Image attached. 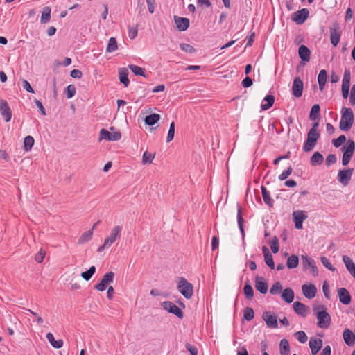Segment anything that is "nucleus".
Masks as SVG:
<instances>
[{
	"label": "nucleus",
	"mask_w": 355,
	"mask_h": 355,
	"mask_svg": "<svg viewBox=\"0 0 355 355\" xmlns=\"http://www.w3.org/2000/svg\"><path fill=\"white\" fill-rule=\"evenodd\" d=\"M121 231L122 226L115 225L111 229L110 234L105 239L103 244L98 247L97 251L101 252L104 250L110 248L112 245L120 238Z\"/></svg>",
	"instance_id": "nucleus-1"
},
{
	"label": "nucleus",
	"mask_w": 355,
	"mask_h": 355,
	"mask_svg": "<svg viewBox=\"0 0 355 355\" xmlns=\"http://www.w3.org/2000/svg\"><path fill=\"white\" fill-rule=\"evenodd\" d=\"M313 311L318 320V326L321 329L328 328L331 324V317L324 307H314Z\"/></svg>",
	"instance_id": "nucleus-2"
},
{
	"label": "nucleus",
	"mask_w": 355,
	"mask_h": 355,
	"mask_svg": "<svg viewBox=\"0 0 355 355\" xmlns=\"http://www.w3.org/2000/svg\"><path fill=\"white\" fill-rule=\"evenodd\" d=\"M354 122V114L350 108L343 107L342 109L341 119L339 128L343 131H348Z\"/></svg>",
	"instance_id": "nucleus-3"
},
{
	"label": "nucleus",
	"mask_w": 355,
	"mask_h": 355,
	"mask_svg": "<svg viewBox=\"0 0 355 355\" xmlns=\"http://www.w3.org/2000/svg\"><path fill=\"white\" fill-rule=\"evenodd\" d=\"M178 289L179 292L187 299H191L193 294V286L185 278L179 279Z\"/></svg>",
	"instance_id": "nucleus-4"
},
{
	"label": "nucleus",
	"mask_w": 355,
	"mask_h": 355,
	"mask_svg": "<svg viewBox=\"0 0 355 355\" xmlns=\"http://www.w3.org/2000/svg\"><path fill=\"white\" fill-rule=\"evenodd\" d=\"M355 148V144L353 141L349 140L347 145L343 146L341 148L343 153L342 158V164L343 166H347L353 155Z\"/></svg>",
	"instance_id": "nucleus-5"
},
{
	"label": "nucleus",
	"mask_w": 355,
	"mask_h": 355,
	"mask_svg": "<svg viewBox=\"0 0 355 355\" xmlns=\"http://www.w3.org/2000/svg\"><path fill=\"white\" fill-rule=\"evenodd\" d=\"M320 137L318 132L309 131L307 139L303 146V150L305 152H309L313 149L317 144V141Z\"/></svg>",
	"instance_id": "nucleus-6"
},
{
	"label": "nucleus",
	"mask_w": 355,
	"mask_h": 355,
	"mask_svg": "<svg viewBox=\"0 0 355 355\" xmlns=\"http://www.w3.org/2000/svg\"><path fill=\"white\" fill-rule=\"evenodd\" d=\"M114 272H108L105 273L100 282L95 285L94 288L95 289L99 291H103L106 289L108 284H111L114 281Z\"/></svg>",
	"instance_id": "nucleus-7"
},
{
	"label": "nucleus",
	"mask_w": 355,
	"mask_h": 355,
	"mask_svg": "<svg viewBox=\"0 0 355 355\" xmlns=\"http://www.w3.org/2000/svg\"><path fill=\"white\" fill-rule=\"evenodd\" d=\"M121 138V134L119 131L110 132L105 129H101L99 132L98 141H119Z\"/></svg>",
	"instance_id": "nucleus-8"
},
{
	"label": "nucleus",
	"mask_w": 355,
	"mask_h": 355,
	"mask_svg": "<svg viewBox=\"0 0 355 355\" xmlns=\"http://www.w3.org/2000/svg\"><path fill=\"white\" fill-rule=\"evenodd\" d=\"M330 41L334 46H336L340 42L341 32L338 23L334 22L329 28Z\"/></svg>",
	"instance_id": "nucleus-9"
},
{
	"label": "nucleus",
	"mask_w": 355,
	"mask_h": 355,
	"mask_svg": "<svg viewBox=\"0 0 355 355\" xmlns=\"http://www.w3.org/2000/svg\"><path fill=\"white\" fill-rule=\"evenodd\" d=\"M0 113L6 122L11 120L12 112L7 101L0 97Z\"/></svg>",
	"instance_id": "nucleus-10"
},
{
	"label": "nucleus",
	"mask_w": 355,
	"mask_h": 355,
	"mask_svg": "<svg viewBox=\"0 0 355 355\" xmlns=\"http://www.w3.org/2000/svg\"><path fill=\"white\" fill-rule=\"evenodd\" d=\"M353 169L340 170L338 173L337 179L338 182L344 186H347L352 178Z\"/></svg>",
	"instance_id": "nucleus-11"
},
{
	"label": "nucleus",
	"mask_w": 355,
	"mask_h": 355,
	"mask_svg": "<svg viewBox=\"0 0 355 355\" xmlns=\"http://www.w3.org/2000/svg\"><path fill=\"white\" fill-rule=\"evenodd\" d=\"M307 218V215L304 211H295L293 213V218L295 222V227L297 230L302 228L303 221Z\"/></svg>",
	"instance_id": "nucleus-12"
},
{
	"label": "nucleus",
	"mask_w": 355,
	"mask_h": 355,
	"mask_svg": "<svg viewBox=\"0 0 355 355\" xmlns=\"http://www.w3.org/2000/svg\"><path fill=\"white\" fill-rule=\"evenodd\" d=\"M162 308L169 313H173L179 318H182L183 313L178 306L170 301L164 302L162 304Z\"/></svg>",
	"instance_id": "nucleus-13"
},
{
	"label": "nucleus",
	"mask_w": 355,
	"mask_h": 355,
	"mask_svg": "<svg viewBox=\"0 0 355 355\" xmlns=\"http://www.w3.org/2000/svg\"><path fill=\"white\" fill-rule=\"evenodd\" d=\"M309 16V11L306 8L295 12L292 17V19L297 24H303Z\"/></svg>",
	"instance_id": "nucleus-14"
},
{
	"label": "nucleus",
	"mask_w": 355,
	"mask_h": 355,
	"mask_svg": "<svg viewBox=\"0 0 355 355\" xmlns=\"http://www.w3.org/2000/svg\"><path fill=\"white\" fill-rule=\"evenodd\" d=\"M262 317L268 327L275 329L278 327L277 319L275 315L271 314L270 312L266 311L263 312Z\"/></svg>",
	"instance_id": "nucleus-15"
},
{
	"label": "nucleus",
	"mask_w": 355,
	"mask_h": 355,
	"mask_svg": "<svg viewBox=\"0 0 355 355\" xmlns=\"http://www.w3.org/2000/svg\"><path fill=\"white\" fill-rule=\"evenodd\" d=\"M174 21L179 31H184L187 30L190 24L188 18L178 16H174Z\"/></svg>",
	"instance_id": "nucleus-16"
},
{
	"label": "nucleus",
	"mask_w": 355,
	"mask_h": 355,
	"mask_svg": "<svg viewBox=\"0 0 355 355\" xmlns=\"http://www.w3.org/2000/svg\"><path fill=\"white\" fill-rule=\"evenodd\" d=\"M292 91L293 96L296 98L302 96L303 92V83L300 78L297 77L294 79Z\"/></svg>",
	"instance_id": "nucleus-17"
},
{
	"label": "nucleus",
	"mask_w": 355,
	"mask_h": 355,
	"mask_svg": "<svg viewBox=\"0 0 355 355\" xmlns=\"http://www.w3.org/2000/svg\"><path fill=\"white\" fill-rule=\"evenodd\" d=\"M303 295L308 299L313 298L317 292V288L314 284H304L302 286Z\"/></svg>",
	"instance_id": "nucleus-18"
},
{
	"label": "nucleus",
	"mask_w": 355,
	"mask_h": 355,
	"mask_svg": "<svg viewBox=\"0 0 355 355\" xmlns=\"http://www.w3.org/2000/svg\"><path fill=\"white\" fill-rule=\"evenodd\" d=\"M338 295L340 302L345 304H349L351 302V296L348 291L345 288H340L338 290Z\"/></svg>",
	"instance_id": "nucleus-19"
},
{
	"label": "nucleus",
	"mask_w": 355,
	"mask_h": 355,
	"mask_svg": "<svg viewBox=\"0 0 355 355\" xmlns=\"http://www.w3.org/2000/svg\"><path fill=\"white\" fill-rule=\"evenodd\" d=\"M345 344L349 347L355 344V335L349 329H345L343 333Z\"/></svg>",
	"instance_id": "nucleus-20"
},
{
	"label": "nucleus",
	"mask_w": 355,
	"mask_h": 355,
	"mask_svg": "<svg viewBox=\"0 0 355 355\" xmlns=\"http://www.w3.org/2000/svg\"><path fill=\"white\" fill-rule=\"evenodd\" d=\"M322 347V340L311 338L309 340V347L312 355H316Z\"/></svg>",
	"instance_id": "nucleus-21"
},
{
	"label": "nucleus",
	"mask_w": 355,
	"mask_h": 355,
	"mask_svg": "<svg viewBox=\"0 0 355 355\" xmlns=\"http://www.w3.org/2000/svg\"><path fill=\"white\" fill-rule=\"evenodd\" d=\"M255 288L262 294H266L268 291V285L265 279L261 277H256Z\"/></svg>",
	"instance_id": "nucleus-22"
},
{
	"label": "nucleus",
	"mask_w": 355,
	"mask_h": 355,
	"mask_svg": "<svg viewBox=\"0 0 355 355\" xmlns=\"http://www.w3.org/2000/svg\"><path fill=\"white\" fill-rule=\"evenodd\" d=\"M294 295V291L291 288H285L281 293L282 299L288 304L293 301Z\"/></svg>",
	"instance_id": "nucleus-23"
},
{
	"label": "nucleus",
	"mask_w": 355,
	"mask_h": 355,
	"mask_svg": "<svg viewBox=\"0 0 355 355\" xmlns=\"http://www.w3.org/2000/svg\"><path fill=\"white\" fill-rule=\"evenodd\" d=\"M343 261L345 265L346 268L349 271V272L354 277L355 279V264L352 260L351 258L346 255L343 256Z\"/></svg>",
	"instance_id": "nucleus-24"
},
{
	"label": "nucleus",
	"mask_w": 355,
	"mask_h": 355,
	"mask_svg": "<svg viewBox=\"0 0 355 355\" xmlns=\"http://www.w3.org/2000/svg\"><path fill=\"white\" fill-rule=\"evenodd\" d=\"M300 58L304 62H309L310 60V50L304 45H301L298 49Z\"/></svg>",
	"instance_id": "nucleus-25"
},
{
	"label": "nucleus",
	"mask_w": 355,
	"mask_h": 355,
	"mask_svg": "<svg viewBox=\"0 0 355 355\" xmlns=\"http://www.w3.org/2000/svg\"><path fill=\"white\" fill-rule=\"evenodd\" d=\"M93 229L83 232L79 237L78 241V245H83L92 240L93 237Z\"/></svg>",
	"instance_id": "nucleus-26"
},
{
	"label": "nucleus",
	"mask_w": 355,
	"mask_h": 355,
	"mask_svg": "<svg viewBox=\"0 0 355 355\" xmlns=\"http://www.w3.org/2000/svg\"><path fill=\"white\" fill-rule=\"evenodd\" d=\"M293 309L298 315L301 316H306L307 313V307L300 302H295L293 303Z\"/></svg>",
	"instance_id": "nucleus-27"
},
{
	"label": "nucleus",
	"mask_w": 355,
	"mask_h": 355,
	"mask_svg": "<svg viewBox=\"0 0 355 355\" xmlns=\"http://www.w3.org/2000/svg\"><path fill=\"white\" fill-rule=\"evenodd\" d=\"M327 78V73L326 70L322 69L320 71L319 74L318 76V82L319 85V89L320 91H322L324 88L326 82Z\"/></svg>",
	"instance_id": "nucleus-28"
},
{
	"label": "nucleus",
	"mask_w": 355,
	"mask_h": 355,
	"mask_svg": "<svg viewBox=\"0 0 355 355\" xmlns=\"http://www.w3.org/2000/svg\"><path fill=\"white\" fill-rule=\"evenodd\" d=\"M46 338L48 341L50 343V344L56 349H60L63 346V341L62 340H55L54 338V336L53 334L51 333H47L46 334Z\"/></svg>",
	"instance_id": "nucleus-29"
},
{
	"label": "nucleus",
	"mask_w": 355,
	"mask_h": 355,
	"mask_svg": "<svg viewBox=\"0 0 355 355\" xmlns=\"http://www.w3.org/2000/svg\"><path fill=\"white\" fill-rule=\"evenodd\" d=\"M324 161V157L319 152H315L311 157V164L313 166L321 165Z\"/></svg>",
	"instance_id": "nucleus-30"
},
{
	"label": "nucleus",
	"mask_w": 355,
	"mask_h": 355,
	"mask_svg": "<svg viewBox=\"0 0 355 355\" xmlns=\"http://www.w3.org/2000/svg\"><path fill=\"white\" fill-rule=\"evenodd\" d=\"M350 71L349 69H346L344 73L342 82V89L349 90L350 87Z\"/></svg>",
	"instance_id": "nucleus-31"
},
{
	"label": "nucleus",
	"mask_w": 355,
	"mask_h": 355,
	"mask_svg": "<svg viewBox=\"0 0 355 355\" xmlns=\"http://www.w3.org/2000/svg\"><path fill=\"white\" fill-rule=\"evenodd\" d=\"M51 12V10L50 7L46 6V7L43 8V10L42 12V15H41V19H40V22L42 24H46L47 22H49L50 21Z\"/></svg>",
	"instance_id": "nucleus-32"
},
{
	"label": "nucleus",
	"mask_w": 355,
	"mask_h": 355,
	"mask_svg": "<svg viewBox=\"0 0 355 355\" xmlns=\"http://www.w3.org/2000/svg\"><path fill=\"white\" fill-rule=\"evenodd\" d=\"M299 264V259L297 255L293 254L290 256L286 261V266L289 269H294L297 267Z\"/></svg>",
	"instance_id": "nucleus-33"
},
{
	"label": "nucleus",
	"mask_w": 355,
	"mask_h": 355,
	"mask_svg": "<svg viewBox=\"0 0 355 355\" xmlns=\"http://www.w3.org/2000/svg\"><path fill=\"white\" fill-rule=\"evenodd\" d=\"M263 102H266V103L261 104V109L263 110H266L271 107L275 102V97L272 95H267L264 99Z\"/></svg>",
	"instance_id": "nucleus-34"
},
{
	"label": "nucleus",
	"mask_w": 355,
	"mask_h": 355,
	"mask_svg": "<svg viewBox=\"0 0 355 355\" xmlns=\"http://www.w3.org/2000/svg\"><path fill=\"white\" fill-rule=\"evenodd\" d=\"M128 71L125 68H123L119 71V80L121 83H123L125 87H127L129 85V80L128 78Z\"/></svg>",
	"instance_id": "nucleus-35"
},
{
	"label": "nucleus",
	"mask_w": 355,
	"mask_h": 355,
	"mask_svg": "<svg viewBox=\"0 0 355 355\" xmlns=\"http://www.w3.org/2000/svg\"><path fill=\"white\" fill-rule=\"evenodd\" d=\"M281 355H288L290 352L289 343L286 339H282L279 343Z\"/></svg>",
	"instance_id": "nucleus-36"
},
{
	"label": "nucleus",
	"mask_w": 355,
	"mask_h": 355,
	"mask_svg": "<svg viewBox=\"0 0 355 355\" xmlns=\"http://www.w3.org/2000/svg\"><path fill=\"white\" fill-rule=\"evenodd\" d=\"M160 119V115L158 114H152L145 118V123L148 125H153Z\"/></svg>",
	"instance_id": "nucleus-37"
},
{
	"label": "nucleus",
	"mask_w": 355,
	"mask_h": 355,
	"mask_svg": "<svg viewBox=\"0 0 355 355\" xmlns=\"http://www.w3.org/2000/svg\"><path fill=\"white\" fill-rule=\"evenodd\" d=\"M128 68L135 75L146 77V71L144 68H141V67L134 64L128 65Z\"/></svg>",
	"instance_id": "nucleus-38"
},
{
	"label": "nucleus",
	"mask_w": 355,
	"mask_h": 355,
	"mask_svg": "<svg viewBox=\"0 0 355 355\" xmlns=\"http://www.w3.org/2000/svg\"><path fill=\"white\" fill-rule=\"evenodd\" d=\"M118 49V44L115 37H110L106 48L107 53H112Z\"/></svg>",
	"instance_id": "nucleus-39"
},
{
	"label": "nucleus",
	"mask_w": 355,
	"mask_h": 355,
	"mask_svg": "<svg viewBox=\"0 0 355 355\" xmlns=\"http://www.w3.org/2000/svg\"><path fill=\"white\" fill-rule=\"evenodd\" d=\"M282 292V285L279 282L274 283L270 288V293L272 295H278Z\"/></svg>",
	"instance_id": "nucleus-40"
},
{
	"label": "nucleus",
	"mask_w": 355,
	"mask_h": 355,
	"mask_svg": "<svg viewBox=\"0 0 355 355\" xmlns=\"http://www.w3.org/2000/svg\"><path fill=\"white\" fill-rule=\"evenodd\" d=\"M155 157V154L145 151L142 157V163L144 164H150L153 163Z\"/></svg>",
	"instance_id": "nucleus-41"
},
{
	"label": "nucleus",
	"mask_w": 355,
	"mask_h": 355,
	"mask_svg": "<svg viewBox=\"0 0 355 355\" xmlns=\"http://www.w3.org/2000/svg\"><path fill=\"white\" fill-rule=\"evenodd\" d=\"M301 260L304 270H306L309 267L310 268L313 263H315V261L306 255H301Z\"/></svg>",
	"instance_id": "nucleus-42"
},
{
	"label": "nucleus",
	"mask_w": 355,
	"mask_h": 355,
	"mask_svg": "<svg viewBox=\"0 0 355 355\" xmlns=\"http://www.w3.org/2000/svg\"><path fill=\"white\" fill-rule=\"evenodd\" d=\"M238 209H237V221H238V225H239V229L241 230V232L242 234V236H243V239H244V236H245V234H244V230H243V219L242 218V216H241V207L238 205Z\"/></svg>",
	"instance_id": "nucleus-43"
},
{
	"label": "nucleus",
	"mask_w": 355,
	"mask_h": 355,
	"mask_svg": "<svg viewBox=\"0 0 355 355\" xmlns=\"http://www.w3.org/2000/svg\"><path fill=\"white\" fill-rule=\"evenodd\" d=\"M34 139L32 136H26L24 140V150L26 151L31 150L33 146L34 145Z\"/></svg>",
	"instance_id": "nucleus-44"
},
{
	"label": "nucleus",
	"mask_w": 355,
	"mask_h": 355,
	"mask_svg": "<svg viewBox=\"0 0 355 355\" xmlns=\"http://www.w3.org/2000/svg\"><path fill=\"white\" fill-rule=\"evenodd\" d=\"M96 272L95 266H92L89 268V269L85 272L81 273V277L86 281H88L91 279L92 275Z\"/></svg>",
	"instance_id": "nucleus-45"
},
{
	"label": "nucleus",
	"mask_w": 355,
	"mask_h": 355,
	"mask_svg": "<svg viewBox=\"0 0 355 355\" xmlns=\"http://www.w3.org/2000/svg\"><path fill=\"white\" fill-rule=\"evenodd\" d=\"M261 193L265 203L271 206L272 204V200L270 197L268 191L264 187H261Z\"/></svg>",
	"instance_id": "nucleus-46"
},
{
	"label": "nucleus",
	"mask_w": 355,
	"mask_h": 355,
	"mask_svg": "<svg viewBox=\"0 0 355 355\" xmlns=\"http://www.w3.org/2000/svg\"><path fill=\"white\" fill-rule=\"evenodd\" d=\"M320 106L318 104L314 105L310 112V119L311 120H315L318 118L320 113Z\"/></svg>",
	"instance_id": "nucleus-47"
},
{
	"label": "nucleus",
	"mask_w": 355,
	"mask_h": 355,
	"mask_svg": "<svg viewBox=\"0 0 355 355\" xmlns=\"http://www.w3.org/2000/svg\"><path fill=\"white\" fill-rule=\"evenodd\" d=\"M244 294L247 299L251 300L254 296V291L250 284H245L243 288Z\"/></svg>",
	"instance_id": "nucleus-48"
},
{
	"label": "nucleus",
	"mask_w": 355,
	"mask_h": 355,
	"mask_svg": "<svg viewBox=\"0 0 355 355\" xmlns=\"http://www.w3.org/2000/svg\"><path fill=\"white\" fill-rule=\"evenodd\" d=\"M254 312L252 308H246L244 311L243 318L248 320L250 321L254 318Z\"/></svg>",
	"instance_id": "nucleus-49"
},
{
	"label": "nucleus",
	"mask_w": 355,
	"mask_h": 355,
	"mask_svg": "<svg viewBox=\"0 0 355 355\" xmlns=\"http://www.w3.org/2000/svg\"><path fill=\"white\" fill-rule=\"evenodd\" d=\"M295 336L297 340L301 343H305L307 341V336L305 334V332L302 331H299L296 332Z\"/></svg>",
	"instance_id": "nucleus-50"
},
{
	"label": "nucleus",
	"mask_w": 355,
	"mask_h": 355,
	"mask_svg": "<svg viewBox=\"0 0 355 355\" xmlns=\"http://www.w3.org/2000/svg\"><path fill=\"white\" fill-rule=\"evenodd\" d=\"M175 123L172 122L170 125L168 135L166 137L167 142H170L171 141H172L173 139L174 135H175Z\"/></svg>",
	"instance_id": "nucleus-51"
},
{
	"label": "nucleus",
	"mask_w": 355,
	"mask_h": 355,
	"mask_svg": "<svg viewBox=\"0 0 355 355\" xmlns=\"http://www.w3.org/2000/svg\"><path fill=\"white\" fill-rule=\"evenodd\" d=\"M270 248L273 253H277L279 250L278 239L275 236L270 242Z\"/></svg>",
	"instance_id": "nucleus-52"
},
{
	"label": "nucleus",
	"mask_w": 355,
	"mask_h": 355,
	"mask_svg": "<svg viewBox=\"0 0 355 355\" xmlns=\"http://www.w3.org/2000/svg\"><path fill=\"white\" fill-rule=\"evenodd\" d=\"M180 48L186 53H193L196 51L195 49L189 44L182 43L180 44Z\"/></svg>",
	"instance_id": "nucleus-53"
},
{
	"label": "nucleus",
	"mask_w": 355,
	"mask_h": 355,
	"mask_svg": "<svg viewBox=\"0 0 355 355\" xmlns=\"http://www.w3.org/2000/svg\"><path fill=\"white\" fill-rule=\"evenodd\" d=\"M320 260L324 267H326L327 269H329L331 271H335V270H336L335 268L333 266V265L331 263V262L327 257H322L320 258Z\"/></svg>",
	"instance_id": "nucleus-54"
},
{
	"label": "nucleus",
	"mask_w": 355,
	"mask_h": 355,
	"mask_svg": "<svg viewBox=\"0 0 355 355\" xmlns=\"http://www.w3.org/2000/svg\"><path fill=\"white\" fill-rule=\"evenodd\" d=\"M67 90V98H71L76 94V87L73 85H69L66 88Z\"/></svg>",
	"instance_id": "nucleus-55"
},
{
	"label": "nucleus",
	"mask_w": 355,
	"mask_h": 355,
	"mask_svg": "<svg viewBox=\"0 0 355 355\" xmlns=\"http://www.w3.org/2000/svg\"><path fill=\"white\" fill-rule=\"evenodd\" d=\"M264 259H265V261H266V263L267 264V266L270 268L274 269L275 268V263H274L272 254H266V256L264 257Z\"/></svg>",
	"instance_id": "nucleus-56"
},
{
	"label": "nucleus",
	"mask_w": 355,
	"mask_h": 355,
	"mask_svg": "<svg viewBox=\"0 0 355 355\" xmlns=\"http://www.w3.org/2000/svg\"><path fill=\"white\" fill-rule=\"evenodd\" d=\"M346 140L345 135H340L337 139L333 140V144L336 148L340 146Z\"/></svg>",
	"instance_id": "nucleus-57"
},
{
	"label": "nucleus",
	"mask_w": 355,
	"mask_h": 355,
	"mask_svg": "<svg viewBox=\"0 0 355 355\" xmlns=\"http://www.w3.org/2000/svg\"><path fill=\"white\" fill-rule=\"evenodd\" d=\"M292 168L288 167L287 169L284 170L279 175V179L280 180H286L292 173Z\"/></svg>",
	"instance_id": "nucleus-58"
},
{
	"label": "nucleus",
	"mask_w": 355,
	"mask_h": 355,
	"mask_svg": "<svg viewBox=\"0 0 355 355\" xmlns=\"http://www.w3.org/2000/svg\"><path fill=\"white\" fill-rule=\"evenodd\" d=\"M138 34L137 27H128V36L131 40L135 39Z\"/></svg>",
	"instance_id": "nucleus-59"
},
{
	"label": "nucleus",
	"mask_w": 355,
	"mask_h": 355,
	"mask_svg": "<svg viewBox=\"0 0 355 355\" xmlns=\"http://www.w3.org/2000/svg\"><path fill=\"white\" fill-rule=\"evenodd\" d=\"M336 156L334 154H330L326 158V164L329 166L336 163Z\"/></svg>",
	"instance_id": "nucleus-60"
},
{
	"label": "nucleus",
	"mask_w": 355,
	"mask_h": 355,
	"mask_svg": "<svg viewBox=\"0 0 355 355\" xmlns=\"http://www.w3.org/2000/svg\"><path fill=\"white\" fill-rule=\"evenodd\" d=\"M44 256H45V252H44L42 250H40L36 254H35V260L37 262V263H42L44 260Z\"/></svg>",
	"instance_id": "nucleus-61"
},
{
	"label": "nucleus",
	"mask_w": 355,
	"mask_h": 355,
	"mask_svg": "<svg viewBox=\"0 0 355 355\" xmlns=\"http://www.w3.org/2000/svg\"><path fill=\"white\" fill-rule=\"evenodd\" d=\"M349 103L355 105V85H352L349 94Z\"/></svg>",
	"instance_id": "nucleus-62"
},
{
	"label": "nucleus",
	"mask_w": 355,
	"mask_h": 355,
	"mask_svg": "<svg viewBox=\"0 0 355 355\" xmlns=\"http://www.w3.org/2000/svg\"><path fill=\"white\" fill-rule=\"evenodd\" d=\"M22 86H23L24 89H26L27 92H28L30 93H34L35 92L34 89L31 86V85L28 83V81H27L26 80H22Z\"/></svg>",
	"instance_id": "nucleus-63"
},
{
	"label": "nucleus",
	"mask_w": 355,
	"mask_h": 355,
	"mask_svg": "<svg viewBox=\"0 0 355 355\" xmlns=\"http://www.w3.org/2000/svg\"><path fill=\"white\" fill-rule=\"evenodd\" d=\"M197 3L199 6L209 8L211 6L209 0H197Z\"/></svg>",
	"instance_id": "nucleus-64"
}]
</instances>
